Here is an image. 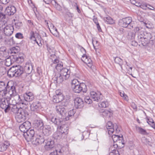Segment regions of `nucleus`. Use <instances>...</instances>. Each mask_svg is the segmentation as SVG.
<instances>
[{"instance_id": "nucleus-1", "label": "nucleus", "mask_w": 155, "mask_h": 155, "mask_svg": "<svg viewBox=\"0 0 155 155\" xmlns=\"http://www.w3.org/2000/svg\"><path fill=\"white\" fill-rule=\"evenodd\" d=\"M32 69V65L29 64H26L24 68L19 65L13 66L8 70L7 74L10 77L21 76L22 78H24L31 72Z\"/></svg>"}, {"instance_id": "nucleus-2", "label": "nucleus", "mask_w": 155, "mask_h": 155, "mask_svg": "<svg viewBox=\"0 0 155 155\" xmlns=\"http://www.w3.org/2000/svg\"><path fill=\"white\" fill-rule=\"evenodd\" d=\"M23 97L20 96V101L19 100L18 102L19 104L27 105L28 102L31 101L34 99V96L33 93L30 92H27L24 94L23 99Z\"/></svg>"}, {"instance_id": "nucleus-3", "label": "nucleus", "mask_w": 155, "mask_h": 155, "mask_svg": "<svg viewBox=\"0 0 155 155\" xmlns=\"http://www.w3.org/2000/svg\"><path fill=\"white\" fill-rule=\"evenodd\" d=\"M10 97H4L0 100V107L2 109H4L5 113L8 112L10 109L11 104L10 100Z\"/></svg>"}, {"instance_id": "nucleus-4", "label": "nucleus", "mask_w": 155, "mask_h": 155, "mask_svg": "<svg viewBox=\"0 0 155 155\" xmlns=\"http://www.w3.org/2000/svg\"><path fill=\"white\" fill-rule=\"evenodd\" d=\"M46 138V137L41 132H37L36 136L35 137L33 141H32V143L33 145H35L41 144L45 142Z\"/></svg>"}, {"instance_id": "nucleus-5", "label": "nucleus", "mask_w": 155, "mask_h": 155, "mask_svg": "<svg viewBox=\"0 0 155 155\" xmlns=\"http://www.w3.org/2000/svg\"><path fill=\"white\" fill-rule=\"evenodd\" d=\"M46 138V137L41 132H37L36 136L35 137L33 141H32V143L33 145H35L41 144L45 142Z\"/></svg>"}, {"instance_id": "nucleus-6", "label": "nucleus", "mask_w": 155, "mask_h": 155, "mask_svg": "<svg viewBox=\"0 0 155 155\" xmlns=\"http://www.w3.org/2000/svg\"><path fill=\"white\" fill-rule=\"evenodd\" d=\"M132 19L130 17L123 18L120 20L119 25L123 27L131 29L133 28V25L132 23Z\"/></svg>"}, {"instance_id": "nucleus-7", "label": "nucleus", "mask_w": 155, "mask_h": 155, "mask_svg": "<svg viewBox=\"0 0 155 155\" xmlns=\"http://www.w3.org/2000/svg\"><path fill=\"white\" fill-rule=\"evenodd\" d=\"M28 115V113L26 110L21 109L19 110V112L16 115L15 119L18 122L21 123L25 120L26 117Z\"/></svg>"}, {"instance_id": "nucleus-8", "label": "nucleus", "mask_w": 155, "mask_h": 155, "mask_svg": "<svg viewBox=\"0 0 155 155\" xmlns=\"http://www.w3.org/2000/svg\"><path fill=\"white\" fill-rule=\"evenodd\" d=\"M145 38L146 40H147L149 41V43L153 45L155 42V34L152 33L151 34L150 33L147 32H143L141 31L140 32Z\"/></svg>"}, {"instance_id": "nucleus-9", "label": "nucleus", "mask_w": 155, "mask_h": 155, "mask_svg": "<svg viewBox=\"0 0 155 155\" xmlns=\"http://www.w3.org/2000/svg\"><path fill=\"white\" fill-rule=\"evenodd\" d=\"M106 128L107 129L108 133L109 135L112 134L115 129L116 132L120 131V130L118 128L116 124H113L111 121H108L106 125Z\"/></svg>"}, {"instance_id": "nucleus-10", "label": "nucleus", "mask_w": 155, "mask_h": 155, "mask_svg": "<svg viewBox=\"0 0 155 155\" xmlns=\"http://www.w3.org/2000/svg\"><path fill=\"white\" fill-rule=\"evenodd\" d=\"M64 147H62L60 145L57 146L56 148H54L51 150L49 155H63L64 152Z\"/></svg>"}, {"instance_id": "nucleus-11", "label": "nucleus", "mask_w": 155, "mask_h": 155, "mask_svg": "<svg viewBox=\"0 0 155 155\" xmlns=\"http://www.w3.org/2000/svg\"><path fill=\"white\" fill-rule=\"evenodd\" d=\"M10 88L8 91V94L12 97H14V99H17V101L20 100V96L18 94L16 91V87L14 86L9 87Z\"/></svg>"}, {"instance_id": "nucleus-12", "label": "nucleus", "mask_w": 155, "mask_h": 155, "mask_svg": "<svg viewBox=\"0 0 155 155\" xmlns=\"http://www.w3.org/2000/svg\"><path fill=\"white\" fill-rule=\"evenodd\" d=\"M23 135L27 141L32 142L35 137V131L33 130H29L23 134Z\"/></svg>"}, {"instance_id": "nucleus-13", "label": "nucleus", "mask_w": 155, "mask_h": 155, "mask_svg": "<svg viewBox=\"0 0 155 155\" xmlns=\"http://www.w3.org/2000/svg\"><path fill=\"white\" fill-rule=\"evenodd\" d=\"M45 143V148L47 151H51L52 149L54 148V141L51 139L46 138L44 142Z\"/></svg>"}, {"instance_id": "nucleus-14", "label": "nucleus", "mask_w": 155, "mask_h": 155, "mask_svg": "<svg viewBox=\"0 0 155 155\" xmlns=\"http://www.w3.org/2000/svg\"><path fill=\"white\" fill-rule=\"evenodd\" d=\"M49 120L54 124L57 125L58 126H60L63 123V121L62 118H57L51 115L50 116H49Z\"/></svg>"}, {"instance_id": "nucleus-15", "label": "nucleus", "mask_w": 155, "mask_h": 155, "mask_svg": "<svg viewBox=\"0 0 155 155\" xmlns=\"http://www.w3.org/2000/svg\"><path fill=\"white\" fill-rule=\"evenodd\" d=\"M63 105L62 104V105L57 106L56 107V110L57 113L61 115V118L64 119L66 116V110Z\"/></svg>"}, {"instance_id": "nucleus-16", "label": "nucleus", "mask_w": 155, "mask_h": 155, "mask_svg": "<svg viewBox=\"0 0 155 155\" xmlns=\"http://www.w3.org/2000/svg\"><path fill=\"white\" fill-rule=\"evenodd\" d=\"M31 127V123L28 121H26L20 125L19 126V128L21 132L25 133L29 130Z\"/></svg>"}, {"instance_id": "nucleus-17", "label": "nucleus", "mask_w": 155, "mask_h": 155, "mask_svg": "<svg viewBox=\"0 0 155 155\" xmlns=\"http://www.w3.org/2000/svg\"><path fill=\"white\" fill-rule=\"evenodd\" d=\"M34 127L38 130L41 131L43 129L44 124L42 120H35L33 123Z\"/></svg>"}, {"instance_id": "nucleus-18", "label": "nucleus", "mask_w": 155, "mask_h": 155, "mask_svg": "<svg viewBox=\"0 0 155 155\" xmlns=\"http://www.w3.org/2000/svg\"><path fill=\"white\" fill-rule=\"evenodd\" d=\"M57 130H59L61 131V132L63 134V136L67 137V135L68 133L69 127L68 125L67 124H61L60 126H58L57 127Z\"/></svg>"}, {"instance_id": "nucleus-19", "label": "nucleus", "mask_w": 155, "mask_h": 155, "mask_svg": "<svg viewBox=\"0 0 155 155\" xmlns=\"http://www.w3.org/2000/svg\"><path fill=\"white\" fill-rule=\"evenodd\" d=\"M64 78L61 74L58 72L55 73V74L52 78V80L55 84H59L63 81Z\"/></svg>"}, {"instance_id": "nucleus-20", "label": "nucleus", "mask_w": 155, "mask_h": 155, "mask_svg": "<svg viewBox=\"0 0 155 155\" xmlns=\"http://www.w3.org/2000/svg\"><path fill=\"white\" fill-rule=\"evenodd\" d=\"M137 40L138 42L143 46L147 45L148 44L150 43L149 41L146 40L145 38L140 32L137 34Z\"/></svg>"}, {"instance_id": "nucleus-21", "label": "nucleus", "mask_w": 155, "mask_h": 155, "mask_svg": "<svg viewBox=\"0 0 155 155\" xmlns=\"http://www.w3.org/2000/svg\"><path fill=\"white\" fill-rule=\"evenodd\" d=\"M24 54L21 53L12 55V58L14 59V62L19 64L21 63L24 61Z\"/></svg>"}, {"instance_id": "nucleus-22", "label": "nucleus", "mask_w": 155, "mask_h": 155, "mask_svg": "<svg viewBox=\"0 0 155 155\" xmlns=\"http://www.w3.org/2000/svg\"><path fill=\"white\" fill-rule=\"evenodd\" d=\"M86 86L84 84H80L76 86L73 87V91L75 93H79L81 91L83 92H86V90L85 88H83V87H85Z\"/></svg>"}, {"instance_id": "nucleus-23", "label": "nucleus", "mask_w": 155, "mask_h": 155, "mask_svg": "<svg viewBox=\"0 0 155 155\" xmlns=\"http://www.w3.org/2000/svg\"><path fill=\"white\" fill-rule=\"evenodd\" d=\"M14 31V28L11 25H6L5 28L4 30V33L5 35L7 36H10L13 34Z\"/></svg>"}, {"instance_id": "nucleus-24", "label": "nucleus", "mask_w": 155, "mask_h": 155, "mask_svg": "<svg viewBox=\"0 0 155 155\" xmlns=\"http://www.w3.org/2000/svg\"><path fill=\"white\" fill-rule=\"evenodd\" d=\"M82 60L87 64L88 66L91 68L92 66V61L89 57L87 56L85 54H83L82 57Z\"/></svg>"}, {"instance_id": "nucleus-25", "label": "nucleus", "mask_w": 155, "mask_h": 155, "mask_svg": "<svg viewBox=\"0 0 155 155\" xmlns=\"http://www.w3.org/2000/svg\"><path fill=\"white\" fill-rule=\"evenodd\" d=\"M75 107L77 108H80L84 106V102L83 100L80 97H77L74 100Z\"/></svg>"}, {"instance_id": "nucleus-26", "label": "nucleus", "mask_w": 155, "mask_h": 155, "mask_svg": "<svg viewBox=\"0 0 155 155\" xmlns=\"http://www.w3.org/2000/svg\"><path fill=\"white\" fill-rule=\"evenodd\" d=\"M15 7L13 6H8L6 8L5 12V14L8 15H13L16 12Z\"/></svg>"}, {"instance_id": "nucleus-27", "label": "nucleus", "mask_w": 155, "mask_h": 155, "mask_svg": "<svg viewBox=\"0 0 155 155\" xmlns=\"http://www.w3.org/2000/svg\"><path fill=\"white\" fill-rule=\"evenodd\" d=\"M70 70L64 68L61 70L60 73L63 77L64 79L66 80L68 78L70 77Z\"/></svg>"}, {"instance_id": "nucleus-28", "label": "nucleus", "mask_w": 155, "mask_h": 155, "mask_svg": "<svg viewBox=\"0 0 155 155\" xmlns=\"http://www.w3.org/2000/svg\"><path fill=\"white\" fill-rule=\"evenodd\" d=\"M90 95L94 101L98 102L101 100V94L100 93L97 94L95 92L92 91L90 92Z\"/></svg>"}, {"instance_id": "nucleus-29", "label": "nucleus", "mask_w": 155, "mask_h": 155, "mask_svg": "<svg viewBox=\"0 0 155 155\" xmlns=\"http://www.w3.org/2000/svg\"><path fill=\"white\" fill-rule=\"evenodd\" d=\"M10 53L9 49H7L6 47L2 46L0 48V56L6 58L9 55Z\"/></svg>"}, {"instance_id": "nucleus-30", "label": "nucleus", "mask_w": 155, "mask_h": 155, "mask_svg": "<svg viewBox=\"0 0 155 155\" xmlns=\"http://www.w3.org/2000/svg\"><path fill=\"white\" fill-rule=\"evenodd\" d=\"M44 128L41 131L45 137L50 135L51 133V128L49 125H45L43 126ZM41 132V131H40Z\"/></svg>"}, {"instance_id": "nucleus-31", "label": "nucleus", "mask_w": 155, "mask_h": 155, "mask_svg": "<svg viewBox=\"0 0 155 155\" xmlns=\"http://www.w3.org/2000/svg\"><path fill=\"white\" fill-rule=\"evenodd\" d=\"M30 109L32 111H37L41 108L40 102H33L30 106Z\"/></svg>"}, {"instance_id": "nucleus-32", "label": "nucleus", "mask_w": 155, "mask_h": 155, "mask_svg": "<svg viewBox=\"0 0 155 155\" xmlns=\"http://www.w3.org/2000/svg\"><path fill=\"white\" fill-rule=\"evenodd\" d=\"M16 102H15L14 104L11 103L12 104L10 105V109L11 108V111L14 114H16L19 112V110L21 109H23L21 108H18L17 105H16Z\"/></svg>"}, {"instance_id": "nucleus-33", "label": "nucleus", "mask_w": 155, "mask_h": 155, "mask_svg": "<svg viewBox=\"0 0 155 155\" xmlns=\"http://www.w3.org/2000/svg\"><path fill=\"white\" fill-rule=\"evenodd\" d=\"M54 138L56 139H64L66 138L65 136H63V134L59 130H57L53 134Z\"/></svg>"}, {"instance_id": "nucleus-34", "label": "nucleus", "mask_w": 155, "mask_h": 155, "mask_svg": "<svg viewBox=\"0 0 155 155\" xmlns=\"http://www.w3.org/2000/svg\"><path fill=\"white\" fill-rule=\"evenodd\" d=\"M10 145L9 142L5 141L0 144V151L3 152L6 150Z\"/></svg>"}, {"instance_id": "nucleus-35", "label": "nucleus", "mask_w": 155, "mask_h": 155, "mask_svg": "<svg viewBox=\"0 0 155 155\" xmlns=\"http://www.w3.org/2000/svg\"><path fill=\"white\" fill-rule=\"evenodd\" d=\"M9 82L6 83L3 81H0V91H7L8 86Z\"/></svg>"}, {"instance_id": "nucleus-36", "label": "nucleus", "mask_w": 155, "mask_h": 155, "mask_svg": "<svg viewBox=\"0 0 155 155\" xmlns=\"http://www.w3.org/2000/svg\"><path fill=\"white\" fill-rule=\"evenodd\" d=\"M112 138L114 142H118L119 143H121L123 144H124L123 138L122 136L121 137H120L118 135H113L112 136Z\"/></svg>"}, {"instance_id": "nucleus-37", "label": "nucleus", "mask_w": 155, "mask_h": 155, "mask_svg": "<svg viewBox=\"0 0 155 155\" xmlns=\"http://www.w3.org/2000/svg\"><path fill=\"white\" fill-rule=\"evenodd\" d=\"M5 65L7 66H9L14 62L13 58H12V55L11 56H9L7 58H6L4 61Z\"/></svg>"}, {"instance_id": "nucleus-38", "label": "nucleus", "mask_w": 155, "mask_h": 155, "mask_svg": "<svg viewBox=\"0 0 155 155\" xmlns=\"http://www.w3.org/2000/svg\"><path fill=\"white\" fill-rule=\"evenodd\" d=\"M64 99L63 95H54L53 97V101L54 103H58Z\"/></svg>"}, {"instance_id": "nucleus-39", "label": "nucleus", "mask_w": 155, "mask_h": 155, "mask_svg": "<svg viewBox=\"0 0 155 155\" xmlns=\"http://www.w3.org/2000/svg\"><path fill=\"white\" fill-rule=\"evenodd\" d=\"M114 60L116 63L118 64L120 66L121 70H123L124 69L123 65L124 64H123V60L120 58L117 57L115 58Z\"/></svg>"}, {"instance_id": "nucleus-40", "label": "nucleus", "mask_w": 155, "mask_h": 155, "mask_svg": "<svg viewBox=\"0 0 155 155\" xmlns=\"http://www.w3.org/2000/svg\"><path fill=\"white\" fill-rule=\"evenodd\" d=\"M136 129L138 133L144 135H147L148 134V133L146 132L145 130L141 127H136Z\"/></svg>"}, {"instance_id": "nucleus-41", "label": "nucleus", "mask_w": 155, "mask_h": 155, "mask_svg": "<svg viewBox=\"0 0 155 155\" xmlns=\"http://www.w3.org/2000/svg\"><path fill=\"white\" fill-rule=\"evenodd\" d=\"M101 112L102 113V115L104 117L108 116L109 117H110L112 115L111 113L108 110H102Z\"/></svg>"}, {"instance_id": "nucleus-42", "label": "nucleus", "mask_w": 155, "mask_h": 155, "mask_svg": "<svg viewBox=\"0 0 155 155\" xmlns=\"http://www.w3.org/2000/svg\"><path fill=\"white\" fill-rule=\"evenodd\" d=\"M75 112L74 111V110L72 109L69 111L67 117L66 116L65 117V119L66 120H68L70 118L73 117L74 114Z\"/></svg>"}, {"instance_id": "nucleus-43", "label": "nucleus", "mask_w": 155, "mask_h": 155, "mask_svg": "<svg viewBox=\"0 0 155 155\" xmlns=\"http://www.w3.org/2000/svg\"><path fill=\"white\" fill-rule=\"evenodd\" d=\"M9 50L10 53L12 54H17L19 51V48L18 47H13L10 48Z\"/></svg>"}, {"instance_id": "nucleus-44", "label": "nucleus", "mask_w": 155, "mask_h": 155, "mask_svg": "<svg viewBox=\"0 0 155 155\" xmlns=\"http://www.w3.org/2000/svg\"><path fill=\"white\" fill-rule=\"evenodd\" d=\"M104 20L108 24H112L114 23L113 19L108 16L104 17Z\"/></svg>"}, {"instance_id": "nucleus-45", "label": "nucleus", "mask_w": 155, "mask_h": 155, "mask_svg": "<svg viewBox=\"0 0 155 155\" xmlns=\"http://www.w3.org/2000/svg\"><path fill=\"white\" fill-rule=\"evenodd\" d=\"M147 122L151 127L153 128H155V124L152 118L150 117L148 118Z\"/></svg>"}, {"instance_id": "nucleus-46", "label": "nucleus", "mask_w": 155, "mask_h": 155, "mask_svg": "<svg viewBox=\"0 0 155 155\" xmlns=\"http://www.w3.org/2000/svg\"><path fill=\"white\" fill-rule=\"evenodd\" d=\"M92 44L96 52H97V50L98 48V46L99 45V42L97 41H93Z\"/></svg>"}, {"instance_id": "nucleus-47", "label": "nucleus", "mask_w": 155, "mask_h": 155, "mask_svg": "<svg viewBox=\"0 0 155 155\" xmlns=\"http://www.w3.org/2000/svg\"><path fill=\"white\" fill-rule=\"evenodd\" d=\"M80 84V83L77 79H74L73 80H72L71 81L72 88L73 87L76 86V85H79V84Z\"/></svg>"}, {"instance_id": "nucleus-48", "label": "nucleus", "mask_w": 155, "mask_h": 155, "mask_svg": "<svg viewBox=\"0 0 155 155\" xmlns=\"http://www.w3.org/2000/svg\"><path fill=\"white\" fill-rule=\"evenodd\" d=\"M7 72L6 68L4 67H0V77L5 74Z\"/></svg>"}, {"instance_id": "nucleus-49", "label": "nucleus", "mask_w": 155, "mask_h": 155, "mask_svg": "<svg viewBox=\"0 0 155 155\" xmlns=\"http://www.w3.org/2000/svg\"><path fill=\"white\" fill-rule=\"evenodd\" d=\"M142 142L145 144L151 146V143L145 137L142 138Z\"/></svg>"}, {"instance_id": "nucleus-50", "label": "nucleus", "mask_w": 155, "mask_h": 155, "mask_svg": "<svg viewBox=\"0 0 155 155\" xmlns=\"http://www.w3.org/2000/svg\"><path fill=\"white\" fill-rule=\"evenodd\" d=\"M15 26L16 28L18 29H20L22 26V23L19 21H17L15 23Z\"/></svg>"}, {"instance_id": "nucleus-51", "label": "nucleus", "mask_w": 155, "mask_h": 155, "mask_svg": "<svg viewBox=\"0 0 155 155\" xmlns=\"http://www.w3.org/2000/svg\"><path fill=\"white\" fill-rule=\"evenodd\" d=\"M100 107L106 108L108 106V103L107 101H103L99 104Z\"/></svg>"}, {"instance_id": "nucleus-52", "label": "nucleus", "mask_w": 155, "mask_h": 155, "mask_svg": "<svg viewBox=\"0 0 155 155\" xmlns=\"http://www.w3.org/2000/svg\"><path fill=\"white\" fill-rule=\"evenodd\" d=\"M135 34L132 32L129 31L128 33V38L130 39H133L134 38Z\"/></svg>"}, {"instance_id": "nucleus-53", "label": "nucleus", "mask_w": 155, "mask_h": 155, "mask_svg": "<svg viewBox=\"0 0 155 155\" xmlns=\"http://www.w3.org/2000/svg\"><path fill=\"white\" fill-rule=\"evenodd\" d=\"M110 151L109 155H120L119 150H113L112 151Z\"/></svg>"}, {"instance_id": "nucleus-54", "label": "nucleus", "mask_w": 155, "mask_h": 155, "mask_svg": "<svg viewBox=\"0 0 155 155\" xmlns=\"http://www.w3.org/2000/svg\"><path fill=\"white\" fill-rule=\"evenodd\" d=\"M6 26V25H5V23L2 21H0V31H4Z\"/></svg>"}, {"instance_id": "nucleus-55", "label": "nucleus", "mask_w": 155, "mask_h": 155, "mask_svg": "<svg viewBox=\"0 0 155 155\" xmlns=\"http://www.w3.org/2000/svg\"><path fill=\"white\" fill-rule=\"evenodd\" d=\"M84 101L86 104H91V103L92 102L91 99L90 97L88 96L86 97H85Z\"/></svg>"}, {"instance_id": "nucleus-56", "label": "nucleus", "mask_w": 155, "mask_h": 155, "mask_svg": "<svg viewBox=\"0 0 155 155\" xmlns=\"http://www.w3.org/2000/svg\"><path fill=\"white\" fill-rule=\"evenodd\" d=\"M120 96L123 97L124 99L126 101H127L128 100L127 96L125 94L124 92H120Z\"/></svg>"}, {"instance_id": "nucleus-57", "label": "nucleus", "mask_w": 155, "mask_h": 155, "mask_svg": "<svg viewBox=\"0 0 155 155\" xmlns=\"http://www.w3.org/2000/svg\"><path fill=\"white\" fill-rule=\"evenodd\" d=\"M15 37L16 38L20 39L23 38V34L20 32L17 33L15 35Z\"/></svg>"}, {"instance_id": "nucleus-58", "label": "nucleus", "mask_w": 155, "mask_h": 155, "mask_svg": "<svg viewBox=\"0 0 155 155\" xmlns=\"http://www.w3.org/2000/svg\"><path fill=\"white\" fill-rule=\"evenodd\" d=\"M148 6V4L144 3V4H140V7L143 9L144 10H146L147 9Z\"/></svg>"}, {"instance_id": "nucleus-59", "label": "nucleus", "mask_w": 155, "mask_h": 155, "mask_svg": "<svg viewBox=\"0 0 155 155\" xmlns=\"http://www.w3.org/2000/svg\"><path fill=\"white\" fill-rule=\"evenodd\" d=\"M55 67L56 69L58 70H60V71L63 68V65H61L60 64H58L55 66Z\"/></svg>"}, {"instance_id": "nucleus-60", "label": "nucleus", "mask_w": 155, "mask_h": 155, "mask_svg": "<svg viewBox=\"0 0 155 155\" xmlns=\"http://www.w3.org/2000/svg\"><path fill=\"white\" fill-rule=\"evenodd\" d=\"M30 38L33 40L34 39L36 38V33L34 34L33 31H31L30 32Z\"/></svg>"}, {"instance_id": "nucleus-61", "label": "nucleus", "mask_w": 155, "mask_h": 155, "mask_svg": "<svg viewBox=\"0 0 155 155\" xmlns=\"http://www.w3.org/2000/svg\"><path fill=\"white\" fill-rule=\"evenodd\" d=\"M36 40H38V41H39V44H41V45H42V44L41 43V38L38 34L36 33Z\"/></svg>"}, {"instance_id": "nucleus-62", "label": "nucleus", "mask_w": 155, "mask_h": 155, "mask_svg": "<svg viewBox=\"0 0 155 155\" xmlns=\"http://www.w3.org/2000/svg\"><path fill=\"white\" fill-rule=\"evenodd\" d=\"M141 29H142L141 28L137 27L134 28V31L136 33H137L138 34L141 31Z\"/></svg>"}, {"instance_id": "nucleus-63", "label": "nucleus", "mask_w": 155, "mask_h": 155, "mask_svg": "<svg viewBox=\"0 0 155 155\" xmlns=\"http://www.w3.org/2000/svg\"><path fill=\"white\" fill-rule=\"evenodd\" d=\"M53 1H54L55 3V7L57 8V9L58 10H60L61 9V6H60L56 2L55 0H53Z\"/></svg>"}, {"instance_id": "nucleus-64", "label": "nucleus", "mask_w": 155, "mask_h": 155, "mask_svg": "<svg viewBox=\"0 0 155 155\" xmlns=\"http://www.w3.org/2000/svg\"><path fill=\"white\" fill-rule=\"evenodd\" d=\"M56 95H57L59 96V95H63L61 91L59 90H56L55 91Z\"/></svg>"}]
</instances>
